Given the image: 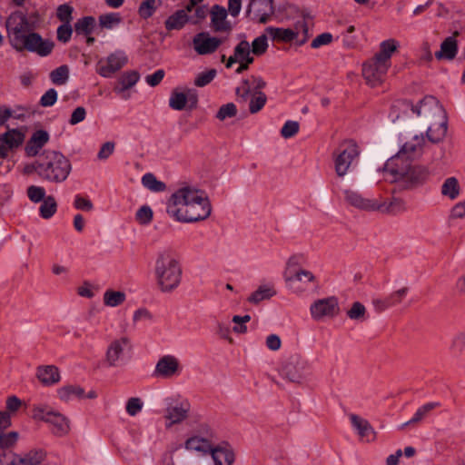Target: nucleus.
<instances>
[{
  "instance_id": "33",
  "label": "nucleus",
  "mask_w": 465,
  "mask_h": 465,
  "mask_svg": "<svg viewBox=\"0 0 465 465\" xmlns=\"http://www.w3.org/2000/svg\"><path fill=\"white\" fill-rule=\"evenodd\" d=\"M459 35V32L455 31L451 36L447 37L440 45V50L435 54L438 59H453L458 52V45L456 37Z\"/></svg>"
},
{
  "instance_id": "51",
  "label": "nucleus",
  "mask_w": 465,
  "mask_h": 465,
  "mask_svg": "<svg viewBox=\"0 0 465 465\" xmlns=\"http://www.w3.org/2000/svg\"><path fill=\"white\" fill-rule=\"evenodd\" d=\"M251 321V316L246 314L243 316L234 315L232 319L233 322L232 331L238 334H243L247 332V323Z\"/></svg>"
},
{
  "instance_id": "6",
  "label": "nucleus",
  "mask_w": 465,
  "mask_h": 465,
  "mask_svg": "<svg viewBox=\"0 0 465 465\" xmlns=\"http://www.w3.org/2000/svg\"><path fill=\"white\" fill-rule=\"evenodd\" d=\"M153 275L157 288L163 293L176 290L182 282L183 269L177 253L164 248L156 254Z\"/></svg>"
},
{
  "instance_id": "39",
  "label": "nucleus",
  "mask_w": 465,
  "mask_h": 465,
  "mask_svg": "<svg viewBox=\"0 0 465 465\" xmlns=\"http://www.w3.org/2000/svg\"><path fill=\"white\" fill-rule=\"evenodd\" d=\"M58 397L63 401L84 398V390L76 385H64L58 389Z\"/></svg>"
},
{
  "instance_id": "25",
  "label": "nucleus",
  "mask_w": 465,
  "mask_h": 465,
  "mask_svg": "<svg viewBox=\"0 0 465 465\" xmlns=\"http://www.w3.org/2000/svg\"><path fill=\"white\" fill-rule=\"evenodd\" d=\"M50 135L45 130H37L33 133L27 141L25 153L28 157L36 156L44 146L49 142Z\"/></svg>"
},
{
  "instance_id": "23",
  "label": "nucleus",
  "mask_w": 465,
  "mask_h": 465,
  "mask_svg": "<svg viewBox=\"0 0 465 465\" xmlns=\"http://www.w3.org/2000/svg\"><path fill=\"white\" fill-rule=\"evenodd\" d=\"M349 419L352 428L362 441L371 442L376 440L377 433L366 419L356 414H350Z\"/></svg>"
},
{
  "instance_id": "28",
  "label": "nucleus",
  "mask_w": 465,
  "mask_h": 465,
  "mask_svg": "<svg viewBox=\"0 0 465 465\" xmlns=\"http://www.w3.org/2000/svg\"><path fill=\"white\" fill-rule=\"evenodd\" d=\"M427 137L432 143H439L443 140L447 134V116L434 119L429 122Z\"/></svg>"
},
{
  "instance_id": "27",
  "label": "nucleus",
  "mask_w": 465,
  "mask_h": 465,
  "mask_svg": "<svg viewBox=\"0 0 465 465\" xmlns=\"http://www.w3.org/2000/svg\"><path fill=\"white\" fill-rule=\"evenodd\" d=\"M189 411L190 403L188 401H183L175 406L169 407L165 414V419L168 421L166 427L183 421L187 418Z\"/></svg>"
},
{
  "instance_id": "57",
  "label": "nucleus",
  "mask_w": 465,
  "mask_h": 465,
  "mask_svg": "<svg viewBox=\"0 0 465 465\" xmlns=\"http://www.w3.org/2000/svg\"><path fill=\"white\" fill-rule=\"evenodd\" d=\"M27 196L33 203L43 202L45 197V190L44 187L31 185L27 188Z\"/></svg>"
},
{
  "instance_id": "53",
  "label": "nucleus",
  "mask_w": 465,
  "mask_h": 465,
  "mask_svg": "<svg viewBox=\"0 0 465 465\" xmlns=\"http://www.w3.org/2000/svg\"><path fill=\"white\" fill-rule=\"evenodd\" d=\"M73 11L74 8L71 5L64 4L57 7L56 16L62 22V24H71L73 20Z\"/></svg>"
},
{
  "instance_id": "2",
  "label": "nucleus",
  "mask_w": 465,
  "mask_h": 465,
  "mask_svg": "<svg viewBox=\"0 0 465 465\" xmlns=\"http://www.w3.org/2000/svg\"><path fill=\"white\" fill-rule=\"evenodd\" d=\"M166 212L173 220L190 223L207 219L212 206L205 192L186 185L172 193L166 203Z\"/></svg>"
},
{
  "instance_id": "26",
  "label": "nucleus",
  "mask_w": 465,
  "mask_h": 465,
  "mask_svg": "<svg viewBox=\"0 0 465 465\" xmlns=\"http://www.w3.org/2000/svg\"><path fill=\"white\" fill-rule=\"evenodd\" d=\"M265 33L273 41L283 43H289L293 40H297L300 35L298 25H295L294 29L269 26L265 29Z\"/></svg>"
},
{
  "instance_id": "16",
  "label": "nucleus",
  "mask_w": 465,
  "mask_h": 465,
  "mask_svg": "<svg viewBox=\"0 0 465 465\" xmlns=\"http://www.w3.org/2000/svg\"><path fill=\"white\" fill-rule=\"evenodd\" d=\"M182 371L180 360L174 355L166 354L159 358L153 374L160 379H173L180 376Z\"/></svg>"
},
{
  "instance_id": "63",
  "label": "nucleus",
  "mask_w": 465,
  "mask_h": 465,
  "mask_svg": "<svg viewBox=\"0 0 465 465\" xmlns=\"http://www.w3.org/2000/svg\"><path fill=\"white\" fill-rule=\"evenodd\" d=\"M74 207L77 210L90 212L94 209V204L87 197L76 194L74 200Z\"/></svg>"
},
{
  "instance_id": "34",
  "label": "nucleus",
  "mask_w": 465,
  "mask_h": 465,
  "mask_svg": "<svg viewBox=\"0 0 465 465\" xmlns=\"http://www.w3.org/2000/svg\"><path fill=\"white\" fill-rule=\"evenodd\" d=\"M140 79V75L135 71L124 73L117 80L114 91L117 94H124L128 89L134 86Z\"/></svg>"
},
{
  "instance_id": "7",
  "label": "nucleus",
  "mask_w": 465,
  "mask_h": 465,
  "mask_svg": "<svg viewBox=\"0 0 465 465\" xmlns=\"http://www.w3.org/2000/svg\"><path fill=\"white\" fill-rule=\"evenodd\" d=\"M72 171L70 160L54 150L45 151L41 156L39 177L50 183L64 182Z\"/></svg>"
},
{
  "instance_id": "43",
  "label": "nucleus",
  "mask_w": 465,
  "mask_h": 465,
  "mask_svg": "<svg viewBox=\"0 0 465 465\" xmlns=\"http://www.w3.org/2000/svg\"><path fill=\"white\" fill-rule=\"evenodd\" d=\"M95 20L93 16H84L74 24V30L78 35H88L93 33Z\"/></svg>"
},
{
  "instance_id": "42",
  "label": "nucleus",
  "mask_w": 465,
  "mask_h": 465,
  "mask_svg": "<svg viewBox=\"0 0 465 465\" xmlns=\"http://www.w3.org/2000/svg\"><path fill=\"white\" fill-rule=\"evenodd\" d=\"M57 211V203L54 196L49 195L44 199L39 207V213L43 219L52 218Z\"/></svg>"
},
{
  "instance_id": "59",
  "label": "nucleus",
  "mask_w": 465,
  "mask_h": 465,
  "mask_svg": "<svg viewBox=\"0 0 465 465\" xmlns=\"http://www.w3.org/2000/svg\"><path fill=\"white\" fill-rule=\"evenodd\" d=\"M268 48L267 35H262L252 41V53L260 55Z\"/></svg>"
},
{
  "instance_id": "36",
  "label": "nucleus",
  "mask_w": 465,
  "mask_h": 465,
  "mask_svg": "<svg viewBox=\"0 0 465 465\" xmlns=\"http://www.w3.org/2000/svg\"><path fill=\"white\" fill-rule=\"evenodd\" d=\"M398 46L399 43L395 39L385 40L381 43L380 51L375 54L374 57L391 65V55L397 50Z\"/></svg>"
},
{
  "instance_id": "61",
  "label": "nucleus",
  "mask_w": 465,
  "mask_h": 465,
  "mask_svg": "<svg viewBox=\"0 0 465 465\" xmlns=\"http://www.w3.org/2000/svg\"><path fill=\"white\" fill-rule=\"evenodd\" d=\"M143 407V402L142 400L140 398L134 397L127 401L125 410L130 416H135L142 411Z\"/></svg>"
},
{
  "instance_id": "62",
  "label": "nucleus",
  "mask_w": 465,
  "mask_h": 465,
  "mask_svg": "<svg viewBox=\"0 0 465 465\" xmlns=\"http://www.w3.org/2000/svg\"><path fill=\"white\" fill-rule=\"evenodd\" d=\"M208 7L204 5H198L193 11L192 15H189L190 23L193 25H197L201 23L208 15Z\"/></svg>"
},
{
  "instance_id": "29",
  "label": "nucleus",
  "mask_w": 465,
  "mask_h": 465,
  "mask_svg": "<svg viewBox=\"0 0 465 465\" xmlns=\"http://www.w3.org/2000/svg\"><path fill=\"white\" fill-rule=\"evenodd\" d=\"M276 295L275 286L272 282H264L258 286L247 298L251 304L257 305L263 301L270 300Z\"/></svg>"
},
{
  "instance_id": "52",
  "label": "nucleus",
  "mask_w": 465,
  "mask_h": 465,
  "mask_svg": "<svg viewBox=\"0 0 465 465\" xmlns=\"http://www.w3.org/2000/svg\"><path fill=\"white\" fill-rule=\"evenodd\" d=\"M302 21L298 22L295 25H298V29L302 32V38L300 41V44H304L308 38V21L312 20L313 16L308 10L302 11Z\"/></svg>"
},
{
  "instance_id": "18",
  "label": "nucleus",
  "mask_w": 465,
  "mask_h": 465,
  "mask_svg": "<svg viewBox=\"0 0 465 465\" xmlns=\"http://www.w3.org/2000/svg\"><path fill=\"white\" fill-rule=\"evenodd\" d=\"M197 94L192 88H174L169 98V106L176 111H182L185 108L187 104L190 107H195L197 104Z\"/></svg>"
},
{
  "instance_id": "44",
  "label": "nucleus",
  "mask_w": 465,
  "mask_h": 465,
  "mask_svg": "<svg viewBox=\"0 0 465 465\" xmlns=\"http://www.w3.org/2000/svg\"><path fill=\"white\" fill-rule=\"evenodd\" d=\"M161 5V0H144L139 6L138 14L142 18L147 19L154 14Z\"/></svg>"
},
{
  "instance_id": "40",
  "label": "nucleus",
  "mask_w": 465,
  "mask_h": 465,
  "mask_svg": "<svg viewBox=\"0 0 465 465\" xmlns=\"http://www.w3.org/2000/svg\"><path fill=\"white\" fill-rule=\"evenodd\" d=\"M126 300V294L121 291L106 290L103 296V302L105 306L117 307L123 304Z\"/></svg>"
},
{
  "instance_id": "1",
  "label": "nucleus",
  "mask_w": 465,
  "mask_h": 465,
  "mask_svg": "<svg viewBox=\"0 0 465 465\" xmlns=\"http://www.w3.org/2000/svg\"><path fill=\"white\" fill-rule=\"evenodd\" d=\"M424 143L422 135H414L386 162L384 172L391 182L399 183L406 189H412L427 181L430 176L428 168L413 163L414 158L421 153Z\"/></svg>"
},
{
  "instance_id": "49",
  "label": "nucleus",
  "mask_w": 465,
  "mask_h": 465,
  "mask_svg": "<svg viewBox=\"0 0 465 465\" xmlns=\"http://www.w3.org/2000/svg\"><path fill=\"white\" fill-rule=\"evenodd\" d=\"M347 316L351 320L362 322L366 319V308L360 302H355L347 312Z\"/></svg>"
},
{
  "instance_id": "46",
  "label": "nucleus",
  "mask_w": 465,
  "mask_h": 465,
  "mask_svg": "<svg viewBox=\"0 0 465 465\" xmlns=\"http://www.w3.org/2000/svg\"><path fill=\"white\" fill-rule=\"evenodd\" d=\"M69 78V68L67 65H61L50 73V79L56 85L64 84Z\"/></svg>"
},
{
  "instance_id": "17",
  "label": "nucleus",
  "mask_w": 465,
  "mask_h": 465,
  "mask_svg": "<svg viewBox=\"0 0 465 465\" xmlns=\"http://www.w3.org/2000/svg\"><path fill=\"white\" fill-rule=\"evenodd\" d=\"M25 138V130L24 128L8 129L5 133L0 134V158H6L9 152L19 148Z\"/></svg>"
},
{
  "instance_id": "20",
  "label": "nucleus",
  "mask_w": 465,
  "mask_h": 465,
  "mask_svg": "<svg viewBox=\"0 0 465 465\" xmlns=\"http://www.w3.org/2000/svg\"><path fill=\"white\" fill-rule=\"evenodd\" d=\"M209 455L213 465H233L236 460L235 450L228 441H221L213 445Z\"/></svg>"
},
{
  "instance_id": "14",
  "label": "nucleus",
  "mask_w": 465,
  "mask_h": 465,
  "mask_svg": "<svg viewBox=\"0 0 465 465\" xmlns=\"http://www.w3.org/2000/svg\"><path fill=\"white\" fill-rule=\"evenodd\" d=\"M390 67V64L373 57L363 64L362 75L369 85L375 87L384 82Z\"/></svg>"
},
{
  "instance_id": "35",
  "label": "nucleus",
  "mask_w": 465,
  "mask_h": 465,
  "mask_svg": "<svg viewBox=\"0 0 465 465\" xmlns=\"http://www.w3.org/2000/svg\"><path fill=\"white\" fill-rule=\"evenodd\" d=\"M213 447V445L210 440L199 436L191 437L185 441L186 450L201 452L204 455L209 454Z\"/></svg>"
},
{
  "instance_id": "60",
  "label": "nucleus",
  "mask_w": 465,
  "mask_h": 465,
  "mask_svg": "<svg viewBox=\"0 0 465 465\" xmlns=\"http://www.w3.org/2000/svg\"><path fill=\"white\" fill-rule=\"evenodd\" d=\"M299 123L296 121H287L281 129V134L283 138L293 137L299 132Z\"/></svg>"
},
{
  "instance_id": "50",
  "label": "nucleus",
  "mask_w": 465,
  "mask_h": 465,
  "mask_svg": "<svg viewBox=\"0 0 465 465\" xmlns=\"http://www.w3.org/2000/svg\"><path fill=\"white\" fill-rule=\"evenodd\" d=\"M266 101H267V97H266L265 94H263L262 92H257V93L253 94L251 98L250 104H249L250 112L252 114L258 113L265 105Z\"/></svg>"
},
{
  "instance_id": "22",
  "label": "nucleus",
  "mask_w": 465,
  "mask_h": 465,
  "mask_svg": "<svg viewBox=\"0 0 465 465\" xmlns=\"http://www.w3.org/2000/svg\"><path fill=\"white\" fill-rule=\"evenodd\" d=\"M344 199L348 204L365 212H375L377 198L363 196L360 192L347 189L343 192Z\"/></svg>"
},
{
  "instance_id": "41",
  "label": "nucleus",
  "mask_w": 465,
  "mask_h": 465,
  "mask_svg": "<svg viewBox=\"0 0 465 465\" xmlns=\"http://www.w3.org/2000/svg\"><path fill=\"white\" fill-rule=\"evenodd\" d=\"M141 182L143 187L154 193L163 192L166 189V184L159 181L155 175L151 173L143 174Z\"/></svg>"
},
{
  "instance_id": "19",
  "label": "nucleus",
  "mask_w": 465,
  "mask_h": 465,
  "mask_svg": "<svg viewBox=\"0 0 465 465\" xmlns=\"http://www.w3.org/2000/svg\"><path fill=\"white\" fill-rule=\"evenodd\" d=\"M131 351L130 340L126 337L113 341L106 351V361L110 366H118Z\"/></svg>"
},
{
  "instance_id": "5",
  "label": "nucleus",
  "mask_w": 465,
  "mask_h": 465,
  "mask_svg": "<svg viewBox=\"0 0 465 465\" xmlns=\"http://www.w3.org/2000/svg\"><path fill=\"white\" fill-rule=\"evenodd\" d=\"M6 29L11 46L18 52L28 51L47 56L54 49V42L43 39L39 34L33 32L26 16L22 13L16 12L8 17Z\"/></svg>"
},
{
  "instance_id": "4",
  "label": "nucleus",
  "mask_w": 465,
  "mask_h": 465,
  "mask_svg": "<svg viewBox=\"0 0 465 465\" xmlns=\"http://www.w3.org/2000/svg\"><path fill=\"white\" fill-rule=\"evenodd\" d=\"M6 29L11 46L18 52L28 51L47 56L54 49V42L43 39L39 34L33 32L26 16L22 13L16 12L8 17Z\"/></svg>"
},
{
  "instance_id": "9",
  "label": "nucleus",
  "mask_w": 465,
  "mask_h": 465,
  "mask_svg": "<svg viewBox=\"0 0 465 465\" xmlns=\"http://www.w3.org/2000/svg\"><path fill=\"white\" fill-rule=\"evenodd\" d=\"M395 109H402L404 112L411 111L412 114L422 117L428 122L446 115L443 107L433 96H426L417 104L409 101H399L393 106V110Z\"/></svg>"
},
{
  "instance_id": "30",
  "label": "nucleus",
  "mask_w": 465,
  "mask_h": 465,
  "mask_svg": "<svg viewBox=\"0 0 465 465\" xmlns=\"http://www.w3.org/2000/svg\"><path fill=\"white\" fill-rule=\"evenodd\" d=\"M211 25L215 32H226L230 29V25L226 20L227 11L224 7L214 5L211 11Z\"/></svg>"
},
{
  "instance_id": "10",
  "label": "nucleus",
  "mask_w": 465,
  "mask_h": 465,
  "mask_svg": "<svg viewBox=\"0 0 465 465\" xmlns=\"http://www.w3.org/2000/svg\"><path fill=\"white\" fill-rule=\"evenodd\" d=\"M286 287L296 295H303L310 290L319 288L317 277L305 269H299L295 272L287 271L284 274Z\"/></svg>"
},
{
  "instance_id": "31",
  "label": "nucleus",
  "mask_w": 465,
  "mask_h": 465,
  "mask_svg": "<svg viewBox=\"0 0 465 465\" xmlns=\"http://www.w3.org/2000/svg\"><path fill=\"white\" fill-rule=\"evenodd\" d=\"M36 377L45 386H52L60 381L61 376L54 365H45L37 368Z\"/></svg>"
},
{
  "instance_id": "15",
  "label": "nucleus",
  "mask_w": 465,
  "mask_h": 465,
  "mask_svg": "<svg viewBox=\"0 0 465 465\" xmlns=\"http://www.w3.org/2000/svg\"><path fill=\"white\" fill-rule=\"evenodd\" d=\"M128 62L124 51L116 50L104 58H101L96 64V73L102 77L109 78L122 69Z\"/></svg>"
},
{
  "instance_id": "56",
  "label": "nucleus",
  "mask_w": 465,
  "mask_h": 465,
  "mask_svg": "<svg viewBox=\"0 0 465 465\" xmlns=\"http://www.w3.org/2000/svg\"><path fill=\"white\" fill-rule=\"evenodd\" d=\"M18 433L15 431L0 433V449L5 450L13 447L18 440Z\"/></svg>"
},
{
  "instance_id": "55",
  "label": "nucleus",
  "mask_w": 465,
  "mask_h": 465,
  "mask_svg": "<svg viewBox=\"0 0 465 465\" xmlns=\"http://www.w3.org/2000/svg\"><path fill=\"white\" fill-rule=\"evenodd\" d=\"M371 304L374 311L378 313H381L392 307L391 301L389 300V295L373 297L371 300Z\"/></svg>"
},
{
  "instance_id": "47",
  "label": "nucleus",
  "mask_w": 465,
  "mask_h": 465,
  "mask_svg": "<svg viewBox=\"0 0 465 465\" xmlns=\"http://www.w3.org/2000/svg\"><path fill=\"white\" fill-rule=\"evenodd\" d=\"M122 22L118 13H108L99 16V24L103 28L113 29Z\"/></svg>"
},
{
  "instance_id": "13",
  "label": "nucleus",
  "mask_w": 465,
  "mask_h": 465,
  "mask_svg": "<svg viewBox=\"0 0 465 465\" xmlns=\"http://www.w3.org/2000/svg\"><path fill=\"white\" fill-rule=\"evenodd\" d=\"M46 453L43 450H31L23 455L3 452L0 465H45Z\"/></svg>"
},
{
  "instance_id": "48",
  "label": "nucleus",
  "mask_w": 465,
  "mask_h": 465,
  "mask_svg": "<svg viewBox=\"0 0 465 465\" xmlns=\"http://www.w3.org/2000/svg\"><path fill=\"white\" fill-rule=\"evenodd\" d=\"M153 218V212L149 205L141 206L136 213L135 220L142 225H148L151 223Z\"/></svg>"
},
{
  "instance_id": "12",
  "label": "nucleus",
  "mask_w": 465,
  "mask_h": 465,
  "mask_svg": "<svg viewBox=\"0 0 465 465\" xmlns=\"http://www.w3.org/2000/svg\"><path fill=\"white\" fill-rule=\"evenodd\" d=\"M360 154L357 144L352 141H345L340 144L333 154L336 173L342 177L350 170Z\"/></svg>"
},
{
  "instance_id": "3",
  "label": "nucleus",
  "mask_w": 465,
  "mask_h": 465,
  "mask_svg": "<svg viewBox=\"0 0 465 465\" xmlns=\"http://www.w3.org/2000/svg\"><path fill=\"white\" fill-rule=\"evenodd\" d=\"M6 29L11 46L18 52L28 51L47 56L54 49V42L43 39L39 34L33 32L26 16L22 13L16 12L8 17Z\"/></svg>"
},
{
  "instance_id": "32",
  "label": "nucleus",
  "mask_w": 465,
  "mask_h": 465,
  "mask_svg": "<svg viewBox=\"0 0 465 465\" xmlns=\"http://www.w3.org/2000/svg\"><path fill=\"white\" fill-rule=\"evenodd\" d=\"M440 405L441 404L439 401H430L424 403L416 410L415 413L410 420L400 426V430H403L407 426L421 422L424 419L428 418L435 409L440 407Z\"/></svg>"
},
{
  "instance_id": "11",
  "label": "nucleus",
  "mask_w": 465,
  "mask_h": 465,
  "mask_svg": "<svg viewBox=\"0 0 465 465\" xmlns=\"http://www.w3.org/2000/svg\"><path fill=\"white\" fill-rule=\"evenodd\" d=\"M309 312L316 322L333 320L341 312L339 299L333 295L316 299L310 304Z\"/></svg>"
},
{
  "instance_id": "21",
  "label": "nucleus",
  "mask_w": 465,
  "mask_h": 465,
  "mask_svg": "<svg viewBox=\"0 0 465 465\" xmlns=\"http://www.w3.org/2000/svg\"><path fill=\"white\" fill-rule=\"evenodd\" d=\"M220 38L211 36L208 33H199L193 39V49L198 54L205 55L214 53L222 45Z\"/></svg>"
},
{
  "instance_id": "38",
  "label": "nucleus",
  "mask_w": 465,
  "mask_h": 465,
  "mask_svg": "<svg viewBox=\"0 0 465 465\" xmlns=\"http://www.w3.org/2000/svg\"><path fill=\"white\" fill-rule=\"evenodd\" d=\"M442 196L454 201L460 194V186L459 181L455 177L447 178L440 187Z\"/></svg>"
},
{
  "instance_id": "37",
  "label": "nucleus",
  "mask_w": 465,
  "mask_h": 465,
  "mask_svg": "<svg viewBox=\"0 0 465 465\" xmlns=\"http://www.w3.org/2000/svg\"><path fill=\"white\" fill-rule=\"evenodd\" d=\"M185 11L177 10L171 15L164 22L165 28L171 30H180L187 23H190L189 15L184 13Z\"/></svg>"
},
{
  "instance_id": "45",
  "label": "nucleus",
  "mask_w": 465,
  "mask_h": 465,
  "mask_svg": "<svg viewBox=\"0 0 465 465\" xmlns=\"http://www.w3.org/2000/svg\"><path fill=\"white\" fill-rule=\"evenodd\" d=\"M251 52L250 44L247 41L240 42L234 49L238 63L247 62V64H252L253 58L251 56Z\"/></svg>"
},
{
  "instance_id": "58",
  "label": "nucleus",
  "mask_w": 465,
  "mask_h": 465,
  "mask_svg": "<svg viewBox=\"0 0 465 465\" xmlns=\"http://www.w3.org/2000/svg\"><path fill=\"white\" fill-rule=\"evenodd\" d=\"M236 114V105L232 103H229L220 107L219 111L217 112L216 117L220 121H224L227 118L235 116Z\"/></svg>"
},
{
  "instance_id": "24",
  "label": "nucleus",
  "mask_w": 465,
  "mask_h": 465,
  "mask_svg": "<svg viewBox=\"0 0 465 465\" xmlns=\"http://www.w3.org/2000/svg\"><path fill=\"white\" fill-rule=\"evenodd\" d=\"M407 211L404 200L401 198H377L376 211L387 214H399Z\"/></svg>"
},
{
  "instance_id": "64",
  "label": "nucleus",
  "mask_w": 465,
  "mask_h": 465,
  "mask_svg": "<svg viewBox=\"0 0 465 465\" xmlns=\"http://www.w3.org/2000/svg\"><path fill=\"white\" fill-rule=\"evenodd\" d=\"M57 39L62 43H67L72 36L73 29L71 24H62L56 31Z\"/></svg>"
},
{
  "instance_id": "8",
  "label": "nucleus",
  "mask_w": 465,
  "mask_h": 465,
  "mask_svg": "<svg viewBox=\"0 0 465 465\" xmlns=\"http://www.w3.org/2000/svg\"><path fill=\"white\" fill-rule=\"evenodd\" d=\"M33 419L42 420L49 424L52 433L58 437H64L70 431V420L64 414L46 404L33 406Z\"/></svg>"
},
{
  "instance_id": "54",
  "label": "nucleus",
  "mask_w": 465,
  "mask_h": 465,
  "mask_svg": "<svg viewBox=\"0 0 465 465\" xmlns=\"http://www.w3.org/2000/svg\"><path fill=\"white\" fill-rule=\"evenodd\" d=\"M215 75V69H210L208 71L202 72L195 77L194 84L198 87H203L209 84L214 79Z\"/></svg>"
}]
</instances>
